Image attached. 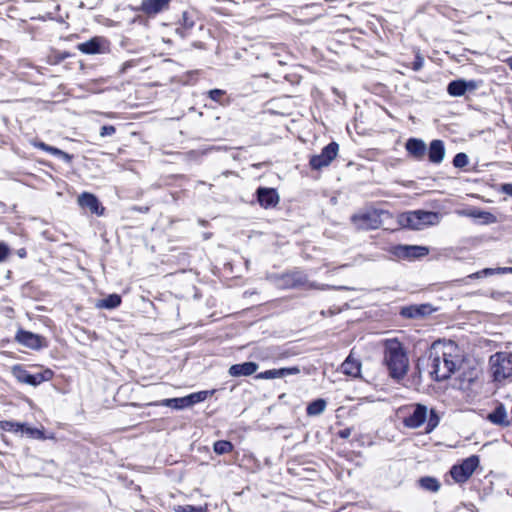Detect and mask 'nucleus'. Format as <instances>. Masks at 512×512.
Segmentation results:
<instances>
[{
	"mask_svg": "<svg viewBox=\"0 0 512 512\" xmlns=\"http://www.w3.org/2000/svg\"><path fill=\"white\" fill-rule=\"evenodd\" d=\"M8 254V247L5 244L0 243V262L4 261L7 258Z\"/></svg>",
	"mask_w": 512,
	"mask_h": 512,
	"instance_id": "41",
	"label": "nucleus"
},
{
	"mask_svg": "<svg viewBox=\"0 0 512 512\" xmlns=\"http://www.w3.org/2000/svg\"><path fill=\"white\" fill-rule=\"evenodd\" d=\"M183 25L187 29H191L194 26V21L189 17L187 12L182 14Z\"/></svg>",
	"mask_w": 512,
	"mask_h": 512,
	"instance_id": "39",
	"label": "nucleus"
},
{
	"mask_svg": "<svg viewBox=\"0 0 512 512\" xmlns=\"http://www.w3.org/2000/svg\"><path fill=\"white\" fill-rule=\"evenodd\" d=\"M130 66H131V64L129 62L124 63L123 67H122V72H125L126 69H128V67H130Z\"/></svg>",
	"mask_w": 512,
	"mask_h": 512,
	"instance_id": "46",
	"label": "nucleus"
},
{
	"mask_svg": "<svg viewBox=\"0 0 512 512\" xmlns=\"http://www.w3.org/2000/svg\"><path fill=\"white\" fill-rule=\"evenodd\" d=\"M404 414L403 425L410 429H417L426 423L425 432L431 433L440 422V418L434 409L428 412L427 406L417 403L405 406L400 409Z\"/></svg>",
	"mask_w": 512,
	"mask_h": 512,
	"instance_id": "3",
	"label": "nucleus"
},
{
	"mask_svg": "<svg viewBox=\"0 0 512 512\" xmlns=\"http://www.w3.org/2000/svg\"><path fill=\"white\" fill-rule=\"evenodd\" d=\"M33 145H34V147L39 148V149H41V150H43L45 152H48V153H50L52 155L54 154V152L56 150V147L50 146V145H48V144H46L44 142H41V141L34 142Z\"/></svg>",
	"mask_w": 512,
	"mask_h": 512,
	"instance_id": "37",
	"label": "nucleus"
},
{
	"mask_svg": "<svg viewBox=\"0 0 512 512\" xmlns=\"http://www.w3.org/2000/svg\"><path fill=\"white\" fill-rule=\"evenodd\" d=\"M419 484L423 489L431 492H437L440 489L439 481L436 478L430 476L420 478Z\"/></svg>",
	"mask_w": 512,
	"mask_h": 512,
	"instance_id": "29",
	"label": "nucleus"
},
{
	"mask_svg": "<svg viewBox=\"0 0 512 512\" xmlns=\"http://www.w3.org/2000/svg\"><path fill=\"white\" fill-rule=\"evenodd\" d=\"M423 63H424V59L421 56H419V55L416 56V59H415V61L413 63V69L415 71L420 70L422 68V66H423Z\"/></svg>",
	"mask_w": 512,
	"mask_h": 512,
	"instance_id": "42",
	"label": "nucleus"
},
{
	"mask_svg": "<svg viewBox=\"0 0 512 512\" xmlns=\"http://www.w3.org/2000/svg\"><path fill=\"white\" fill-rule=\"evenodd\" d=\"M326 405L327 403L324 399H316L308 404L306 413L309 416H318L324 412Z\"/></svg>",
	"mask_w": 512,
	"mask_h": 512,
	"instance_id": "27",
	"label": "nucleus"
},
{
	"mask_svg": "<svg viewBox=\"0 0 512 512\" xmlns=\"http://www.w3.org/2000/svg\"><path fill=\"white\" fill-rule=\"evenodd\" d=\"M490 371L494 381H503L512 378V353L497 352L490 356Z\"/></svg>",
	"mask_w": 512,
	"mask_h": 512,
	"instance_id": "5",
	"label": "nucleus"
},
{
	"mask_svg": "<svg viewBox=\"0 0 512 512\" xmlns=\"http://www.w3.org/2000/svg\"><path fill=\"white\" fill-rule=\"evenodd\" d=\"M13 374L16 379L21 382L31 386H37L43 382V378L37 377V374H30L27 370L23 369L21 366L13 367Z\"/></svg>",
	"mask_w": 512,
	"mask_h": 512,
	"instance_id": "22",
	"label": "nucleus"
},
{
	"mask_svg": "<svg viewBox=\"0 0 512 512\" xmlns=\"http://www.w3.org/2000/svg\"><path fill=\"white\" fill-rule=\"evenodd\" d=\"M309 287H310V288H317V289H324V286L319 287L318 285H316V284H314V283H311V284L309 285Z\"/></svg>",
	"mask_w": 512,
	"mask_h": 512,
	"instance_id": "47",
	"label": "nucleus"
},
{
	"mask_svg": "<svg viewBox=\"0 0 512 512\" xmlns=\"http://www.w3.org/2000/svg\"><path fill=\"white\" fill-rule=\"evenodd\" d=\"M341 371L345 375L357 377L360 375L361 363L358 360L348 356L341 365Z\"/></svg>",
	"mask_w": 512,
	"mask_h": 512,
	"instance_id": "23",
	"label": "nucleus"
},
{
	"mask_svg": "<svg viewBox=\"0 0 512 512\" xmlns=\"http://www.w3.org/2000/svg\"><path fill=\"white\" fill-rule=\"evenodd\" d=\"M101 38L95 37L78 45V50L84 54H97L101 52Z\"/></svg>",
	"mask_w": 512,
	"mask_h": 512,
	"instance_id": "24",
	"label": "nucleus"
},
{
	"mask_svg": "<svg viewBox=\"0 0 512 512\" xmlns=\"http://www.w3.org/2000/svg\"><path fill=\"white\" fill-rule=\"evenodd\" d=\"M52 375H53V373L51 370H45L42 373H37V377L43 378V382L50 380Z\"/></svg>",
	"mask_w": 512,
	"mask_h": 512,
	"instance_id": "43",
	"label": "nucleus"
},
{
	"mask_svg": "<svg viewBox=\"0 0 512 512\" xmlns=\"http://www.w3.org/2000/svg\"><path fill=\"white\" fill-rule=\"evenodd\" d=\"M256 194L260 206L265 209L273 208L279 202V195L273 188L260 187L257 189Z\"/></svg>",
	"mask_w": 512,
	"mask_h": 512,
	"instance_id": "14",
	"label": "nucleus"
},
{
	"mask_svg": "<svg viewBox=\"0 0 512 512\" xmlns=\"http://www.w3.org/2000/svg\"><path fill=\"white\" fill-rule=\"evenodd\" d=\"M351 221L358 230H374L379 228L382 223L380 213L373 209L352 215Z\"/></svg>",
	"mask_w": 512,
	"mask_h": 512,
	"instance_id": "7",
	"label": "nucleus"
},
{
	"mask_svg": "<svg viewBox=\"0 0 512 512\" xmlns=\"http://www.w3.org/2000/svg\"><path fill=\"white\" fill-rule=\"evenodd\" d=\"M15 340L19 344L33 350H40L47 347V341L43 336L23 329L17 331Z\"/></svg>",
	"mask_w": 512,
	"mask_h": 512,
	"instance_id": "9",
	"label": "nucleus"
},
{
	"mask_svg": "<svg viewBox=\"0 0 512 512\" xmlns=\"http://www.w3.org/2000/svg\"><path fill=\"white\" fill-rule=\"evenodd\" d=\"M213 450L218 455L227 454L233 450V444L227 440H218L214 443Z\"/></svg>",
	"mask_w": 512,
	"mask_h": 512,
	"instance_id": "30",
	"label": "nucleus"
},
{
	"mask_svg": "<svg viewBox=\"0 0 512 512\" xmlns=\"http://www.w3.org/2000/svg\"><path fill=\"white\" fill-rule=\"evenodd\" d=\"M78 204L83 207L90 210L91 213L96 215H102L104 208L101 206L98 198L88 192H83L78 196Z\"/></svg>",
	"mask_w": 512,
	"mask_h": 512,
	"instance_id": "15",
	"label": "nucleus"
},
{
	"mask_svg": "<svg viewBox=\"0 0 512 512\" xmlns=\"http://www.w3.org/2000/svg\"><path fill=\"white\" fill-rule=\"evenodd\" d=\"M226 95V91L225 90H222V89H212L208 92V97L220 104V105H228L229 104V101H224L223 98L224 96Z\"/></svg>",
	"mask_w": 512,
	"mask_h": 512,
	"instance_id": "31",
	"label": "nucleus"
},
{
	"mask_svg": "<svg viewBox=\"0 0 512 512\" xmlns=\"http://www.w3.org/2000/svg\"><path fill=\"white\" fill-rule=\"evenodd\" d=\"M434 310L430 304L409 305L401 308L400 315L408 319H421Z\"/></svg>",
	"mask_w": 512,
	"mask_h": 512,
	"instance_id": "13",
	"label": "nucleus"
},
{
	"mask_svg": "<svg viewBox=\"0 0 512 512\" xmlns=\"http://www.w3.org/2000/svg\"><path fill=\"white\" fill-rule=\"evenodd\" d=\"M497 274H507L512 273V267H499L496 268Z\"/></svg>",
	"mask_w": 512,
	"mask_h": 512,
	"instance_id": "44",
	"label": "nucleus"
},
{
	"mask_svg": "<svg viewBox=\"0 0 512 512\" xmlns=\"http://www.w3.org/2000/svg\"><path fill=\"white\" fill-rule=\"evenodd\" d=\"M259 368L255 362H244L230 366L228 373L232 377L250 376L254 374Z\"/></svg>",
	"mask_w": 512,
	"mask_h": 512,
	"instance_id": "20",
	"label": "nucleus"
},
{
	"mask_svg": "<svg viewBox=\"0 0 512 512\" xmlns=\"http://www.w3.org/2000/svg\"><path fill=\"white\" fill-rule=\"evenodd\" d=\"M487 420L497 426L508 427L510 425L507 411L503 404H498L495 409L487 415Z\"/></svg>",
	"mask_w": 512,
	"mask_h": 512,
	"instance_id": "21",
	"label": "nucleus"
},
{
	"mask_svg": "<svg viewBox=\"0 0 512 512\" xmlns=\"http://www.w3.org/2000/svg\"><path fill=\"white\" fill-rule=\"evenodd\" d=\"M383 363L389 376L395 380L403 379L409 368V359L403 344L396 338L383 341Z\"/></svg>",
	"mask_w": 512,
	"mask_h": 512,
	"instance_id": "2",
	"label": "nucleus"
},
{
	"mask_svg": "<svg viewBox=\"0 0 512 512\" xmlns=\"http://www.w3.org/2000/svg\"><path fill=\"white\" fill-rule=\"evenodd\" d=\"M479 463V457L472 455L464 459L460 464L453 465L450 469V475L456 483H465L473 475Z\"/></svg>",
	"mask_w": 512,
	"mask_h": 512,
	"instance_id": "6",
	"label": "nucleus"
},
{
	"mask_svg": "<svg viewBox=\"0 0 512 512\" xmlns=\"http://www.w3.org/2000/svg\"><path fill=\"white\" fill-rule=\"evenodd\" d=\"M502 191L510 196H512V184H504L502 186Z\"/></svg>",
	"mask_w": 512,
	"mask_h": 512,
	"instance_id": "45",
	"label": "nucleus"
},
{
	"mask_svg": "<svg viewBox=\"0 0 512 512\" xmlns=\"http://www.w3.org/2000/svg\"><path fill=\"white\" fill-rule=\"evenodd\" d=\"M348 435H349V431H343V432H341V436H342V437H348Z\"/></svg>",
	"mask_w": 512,
	"mask_h": 512,
	"instance_id": "48",
	"label": "nucleus"
},
{
	"mask_svg": "<svg viewBox=\"0 0 512 512\" xmlns=\"http://www.w3.org/2000/svg\"><path fill=\"white\" fill-rule=\"evenodd\" d=\"M300 372L298 367H285L280 369H271L266 370L264 372L258 373L255 378L256 379H276L283 378L288 375H296Z\"/></svg>",
	"mask_w": 512,
	"mask_h": 512,
	"instance_id": "19",
	"label": "nucleus"
},
{
	"mask_svg": "<svg viewBox=\"0 0 512 512\" xmlns=\"http://www.w3.org/2000/svg\"><path fill=\"white\" fill-rule=\"evenodd\" d=\"M428 159L433 164H440L445 157V145L440 139H434L430 142L426 151Z\"/></svg>",
	"mask_w": 512,
	"mask_h": 512,
	"instance_id": "16",
	"label": "nucleus"
},
{
	"mask_svg": "<svg viewBox=\"0 0 512 512\" xmlns=\"http://www.w3.org/2000/svg\"><path fill=\"white\" fill-rule=\"evenodd\" d=\"M510 68L512 69V59H511V61H510Z\"/></svg>",
	"mask_w": 512,
	"mask_h": 512,
	"instance_id": "50",
	"label": "nucleus"
},
{
	"mask_svg": "<svg viewBox=\"0 0 512 512\" xmlns=\"http://www.w3.org/2000/svg\"><path fill=\"white\" fill-rule=\"evenodd\" d=\"M175 512H207V506L178 505L174 508Z\"/></svg>",
	"mask_w": 512,
	"mask_h": 512,
	"instance_id": "33",
	"label": "nucleus"
},
{
	"mask_svg": "<svg viewBox=\"0 0 512 512\" xmlns=\"http://www.w3.org/2000/svg\"><path fill=\"white\" fill-rule=\"evenodd\" d=\"M19 255L22 257L25 255V251L19 252Z\"/></svg>",
	"mask_w": 512,
	"mask_h": 512,
	"instance_id": "49",
	"label": "nucleus"
},
{
	"mask_svg": "<svg viewBox=\"0 0 512 512\" xmlns=\"http://www.w3.org/2000/svg\"><path fill=\"white\" fill-rule=\"evenodd\" d=\"M0 428L4 431L18 433L23 431L24 424L14 421H1Z\"/></svg>",
	"mask_w": 512,
	"mask_h": 512,
	"instance_id": "32",
	"label": "nucleus"
},
{
	"mask_svg": "<svg viewBox=\"0 0 512 512\" xmlns=\"http://www.w3.org/2000/svg\"><path fill=\"white\" fill-rule=\"evenodd\" d=\"M214 391H199L195 393H191L186 396L188 406L191 407L197 403H200L206 400L209 396L213 394Z\"/></svg>",
	"mask_w": 512,
	"mask_h": 512,
	"instance_id": "28",
	"label": "nucleus"
},
{
	"mask_svg": "<svg viewBox=\"0 0 512 512\" xmlns=\"http://www.w3.org/2000/svg\"><path fill=\"white\" fill-rule=\"evenodd\" d=\"M480 86V82L476 80H464L457 79L451 81L447 86V92L450 96L453 97H461L466 92H472L478 89Z\"/></svg>",
	"mask_w": 512,
	"mask_h": 512,
	"instance_id": "10",
	"label": "nucleus"
},
{
	"mask_svg": "<svg viewBox=\"0 0 512 512\" xmlns=\"http://www.w3.org/2000/svg\"><path fill=\"white\" fill-rule=\"evenodd\" d=\"M468 163V156L463 152L457 153L453 158V165L456 168H464Z\"/></svg>",
	"mask_w": 512,
	"mask_h": 512,
	"instance_id": "34",
	"label": "nucleus"
},
{
	"mask_svg": "<svg viewBox=\"0 0 512 512\" xmlns=\"http://www.w3.org/2000/svg\"><path fill=\"white\" fill-rule=\"evenodd\" d=\"M53 155L63 159L65 162H70L71 159H72L71 155H69L68 153H66V152H64V151H62V150H60L58 148H56V150H55Z\"/></svg>",
	"mask_w": 512,
	"mask_h": 512,
	"instance_id": "40",
	"label": "nucleus"
},
{
	"mask_svg": "<svg viewBox=\"0 0 512 512\" xmlns=\"http://www.w3.org/2000/svg\"><path fill=\"white\" fill-rule=\"evenodd\" d=\"M339 145L336 142H331L326 145L320 154L313 155L309 160V165L313 170H320L330 165V163L337 157Z\"/></svg>",
	"mask_w": 512,
	"mask_h": 512,
	"instance_id": "8",
	"label": "nucleus"
},
{
	"mask_svg": "<svg viewBox=\"0 0 512 512\" xmlns=\"http://www.w3.org/2000/svg\"><path fill=\"white\" fill-rule=\"evenodd\" d=\"M472 216L483 219L485 223H493L496 221V217L493 214L485 211H478L477 213H473Z\"/></svg>",
	"mask_w": 512,
	"mask_h": 512,
	"instance_id": "35",
	"label": "nucleus"
},
{
	"mask_svg": "<svg viewBox=\"0 0 512 512\" xmlns=\"http://www.w3.org/2000/svg\"><path fill=\"white\" fill-rule=\"evenodd\" d=\"M440 221L439 213L425 210H414L402 214L399 222L403 227L413 230H422L428 226L437 225Z\"/></svg>",
	"mask_w": 512,
	"mask_h": 512,
	"instance_id": "4",
	"label": "nucleus"
},
{
	"mask_svg": "<svg viewBox=\"0 0 512 512\" xmlns=\"http://www.w3.org/2000/svg\"><path fill=\"white\" fill-rule=\"evenodd\" d=\"M429 249L425 246L399 245L395 247L394 254L400 258L417 259L428 255Z\"/></svg>",
	"mask_w": 512,
	"mask_h": 512,
	"instance_id": "12",
	"label": "nucleus"
},
{
	"mask_svg": "<svg viewBox=\"0 0 512 512\" xmlns=\"http://www.w3.org/2000/svg\"><path fill=\"white\" fill-rule=\"evenodd\" d=\"M159 405L165 406V407H169V408H173V409H176V410H181V409L189 407L188 403H187L186 396L185 397H180V398L163 399V400L160 401Z\"/></svg>",
	"mask_w": 512,
	"mask_h": 512,
	"instance_id": "26",
	"label": "nucleus"
},
{
	"mask_svg": "<svg viewBox=\"0 0 512 512\" xmlns=\"http://www.w3.org/2000/svg\"><path fill=\"white\" fill-rule=\"evenodd\" d=\"M121 301L120 295L110 294L106 298L99 300L96 307L101 309H115L121 304Z\"/></svg>",
	"mask_w": 512,
	"mask_h": 512,
	"instance_id": "25",
	"label": "nucleus"
},
{
	"mask_svg": "<svg viewBox=\"0 0 512 512\" xmlns=\"http://www.w3.org/2000/svg\"><path fill=\"white\" fill-rule=\"evenodd\" d=\"M171 0H142L140 10L147 15H156L169 7Z\"/></svg>",
	"mask_w": 512,
	"mask_h": 512,
	"instance_id": "18",
	"label": "nucleus"
},
{
	"mask_svg": "<svg viewBox=\"0 0 512 512\" xmlns=\"http://www.w3.org/2000/svg\"><path fill=\"white\" fill-rule=\"evenodd\" d=\"M279 280V286L285 289L302 287L308 283L306 274L299 270L285 273Z\"/></svg>",
	"mask_w": 512,
	"mask_h": 512,
	"instance_id": "11",
	"label": "nucleus"
},
{
	"mask_svg": "<svg viewBox=\"0 0 512 512\" xmlns=\"http://www.w3.org/2000/svg\"><path fill=\"white\" fill-rule=\"evenodd\" d=\"M116 129L113 125H104L100 129V136L106 137V136H112L115 134Z\"/></svg>",
	"mask_w": 512,
	"mask_h": 512,
	"instance_id": "38",
	"label": "nucleus"
},
{
	"mask_svg": "<svg viewBox=\"0 0 512 512\" xmlns=\"http://www.w3.org/2000/svg\"><path fill=\"white\" fill-rule=\"evenodd\" d=\"M462 356L454 341L434 342L429 350L428 367L436 381L448 379L459 367Z\"/></svg>",
	"mask_w": 512,
	"mask_h": 512,
	"instance_id": "1",
	"label": "nucleus"
},
{
	"mask_svg": "<svg viewBox=\"0 0 512 512\" xmlns=\"http://www.w3.org/2000/svg\"><path fill=\"white\" fill-rule=\"evenodd\" d=\"M496 269H493V268H485L479 272H476V273H473L471 275H469V278H479V277H482V276H491L493 274H496Z\"/></svg>",
	"mask_w": 512,
	"mask_h": 512,
	"instance_id": "36",
	"label": "nucleus"
},
{
	"mask_svg": "<svg viewBox=\"0 0 512 512\" xmlns=\"http://www.w3.org/2000/svg\"><path fill=\"white\" fill-rule=\"evenodd\" d=\"M405 148L407 152L416 160H422L427 151L425 142L418 138H409L406 141Z\"/></svg>",
	"mask_w": 512,
	"mask_h": 512,
	"instance_id": "17",
	"label": "nucleus"
}]
</instances>
